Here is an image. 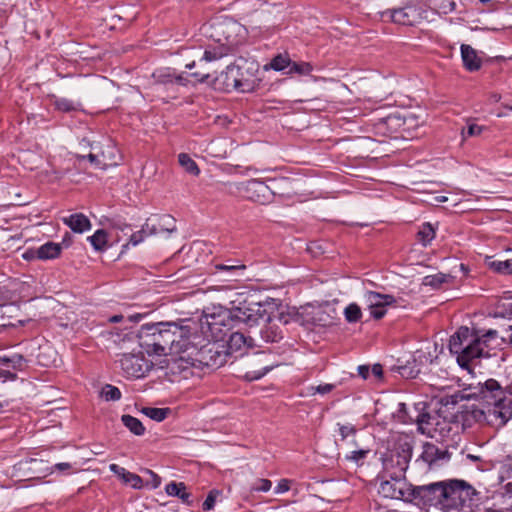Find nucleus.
I'll return each instance as SVG.
<instances>
[{
  "instance_id": "f257e3e1",
  "label": "nucleus",
  "mask_w": 512,
  "mask_h": 512,
  "mask_svg": "<svg viewBox=\"0 0 512 512\" xmlns=\"http://www.w3.org/2000/svg\"><path fill=\"white\" fill-rule=\"evenodd\" d=\"M501 344V338L497 330L486 331L470 330L468 327H460L451 336L449 349L456 355L458 364L468 368L469 364L480 358H488L491 352Z\"/></svg>"
},
{
  "instance_id": "f03ea898",
  "label": "nucleus",
  "mask_w": 512,
  "mask_h": 512,
  "mask_svg": "<svg viewBox=\"0 0 512 512\" xmlns=\"http://www.w3.org/2000/svg\"><path fill=\"white\" fill-rule=\"evenodd\" d=\"M472 396L481 402L479 410L483 421L503 426L512 417V382L503 388L495 379L478 383Z\"/></svg>"
},
{
  "instance_id": "7ed1b4c3",
  "label": "nucleus",
  "mask_w": 512,
  "mask_h": 512,
  "mask_svg": "<svg viewBox=\"0 0 512 512\" xmlns=\"http://www.w3.org/2000/svg\"><path fill=\"white\" fill-rule=\"evenodd\" d=\"M177 333L182 332L174 322L144 324L138 333L139 345L149 355H168Z\"/></svg>"
},
{
  "instance_id": "20e7f679",
  "label": "nucleus",
  "mask_w": 512,
  "mask_h": 512,
  "mask_svg": "<svg viewBox=\"0 0 512 512\" xmlns=\"http://www.w3.org/2000/svg\"><path fill=\"white\" fill-rule=\"evenodd\" d=\"M233 319L249 326L255 325L258 321V317L252 313L250 308L245 306L237 307L229 312L224 311L217 315H206L204 319L201 320L202 332L207 339L213 342L222 341L227 332L231 329V326L227 322Z\"/></svg>"
},
{
  "instance_id": "39448f33",
  "label": "nucleus",
  "mask_w": 512,
  "mask_h": 512,
  "mask_svg": "<svg viewBox=\"0 0 512 512\" xmlns=\"http://www.w3.org/2000/svg\"><path fill=\"white\" fill-rule=\"evenodd\" d=\"M257 72L258 65L254 61L240 59L227 66L224 73L225 84L242 93L251 92L258 86Z\"/></svg>"
},
{
  "instance_id": "423d86ee",
  "label": "nucleus",
  "mask_w": 512,
  "mask_h": 512,
  "mask_svg": "<svg viewBox=\"0 0 512 512\" xmlns=\"http://www.w3.org/2000/svg\"><path fill=\"white\" fill-rule=\"evenodd\" d=\"M443 512H468L476 490L466 481L458 479L445 480Z\"/></svg>"
},
{
  "instance_id": "0eeeda50",
  "label": "nucleus",
  "mask_w": 512,
  "mask_h": 512,
  "mask_svg": "<svg viewBox=\"0 0 512 512\" xmlns=\"http://www.w3.org/2000/svg\"><path fill=\"white\" fill-rule=\"evenodd\" d=\"M412 457V447L409 443L399 444L383 460V475L405 476Z\"/></svg>"
},
{
  "instance_id": "6e6552de",
  "label": "nucleus",
  "mask_w": 512,
  "mask_h": 512,
  "mask_svg": "<svg viewBox=\"0 0 512 512\" xmlns=\"http://www.w3.org/2000/svg\"><path fill=\"white\" fill-rule=\"evenodd\" d=\"M381 481L378 492L385 498L413 502V485L406 480L405 476H385Z\"/></svg>"
},
{
  "instance_id": "1a4fd4ad",
  "label": "nucleus",
  "mask_w": 512,
  "mask_h": 512,
  "mask_svg": "<svg viewBox=\"0 0 512 512\" xmlns=\"http://www.w3.org/2000/svg\"><path fill=\"white\" fill-rule=\"evenodd\" d=\"M445 480L433 482L427 485L413 487V502L425 506H434L443 512L444 496L447 495L444 488Z\"/></svg>"
},
{
  "instance_id": "9d476101",
  "label": "nucleus",
  "mask_w": 512,
  "mask_h": 512,
  "mask_svg": "<svg viewBox=\"0 0 512 512\" xmlns=\"http://www.w3.org/2000/svg\"><path fill=\"white\" fill-rule=\"evenodd\" d=\"M188 357L210 367H220L226 362V353L219 350L217 342H213L210 339H207V343L199 349L195 346V350H191L188 353Z\"/></svg>"
},
{
  "instance_id": "9b49d317",
  "label": "nucleus",
  "mask_w": 512,
  "mask_h": 512,
  "mask_svg": "<svg viewBox=\"0 0 512 512\" xmlns=\"http://www.w3.org/2000/svg\"><path fill=\"white\" fill-rule=\"evenodd\" d=\"M272 186L259 179H252L241 184L240 191L243 195L260 204L271 202L276 194V180H270Z\"/></svg>"
},
{
  "instance_id": "f8f14e48",
  "label": "nucleus",
  "mask_w": 512,
  "mask_h": 512,
  "mask_svg": "<svg viewBox=\"0 0 512 512\" xmlns=\"http://www.w3.org/2000/svg\"><path fill=\"white\" fill-rule=\"evenodd\" d=\"M176 230L175 220L171 216H163L161 223L157 226L150 222H146L141 230L134 232L129 239V243L132 246H136L144 241L147 236L155 235L161 232L171 233Z\"/></svg>"
},
{
  "instance_id": "ddd939ff",
  "label": "nucleus",
  "mask_w": 512,
  "mask_h": 512,
  "mask_svg": "<svg viewBox=\"0 0 512 512\" xmlns=\"http://www.w3.org/2000/svg\"><path fill=\"white\" fill-rule=\"evenodd\" d=\"M120 365L128 377L141 378L151 369V365L141 356L124 354L120 359Z\"/></svg>"
},
{
  "instance_id": "4468645a",
  "label": "nucleus",
  "mask_w": 512,
  "mask_h": 512,
  "mask_svg": "<svg viewBox=\"0 0 512 512\" xmlns=\"http://www.w3.org/2000/svg\"><path fill=\"white\" fill-rule=\"evenodd\" d=\"M428 12L416 5H407L393 11L392 20L402 25H415L428 18Z\"/></svg>"
},
{
  "instance_id": "2eb2a0df",
  "label": "nucleus",
  "mask_w": 512,
  "mask_h": 512,
  "mask_svg": "<svg viewBox=\"0 0 512 512\" xmlns=\"http://www.w3.org/2000/svg\"><path fill=\"white\" fill-rule=\"evenodd\" d=\"M28 362L29 360L21 354L0 357V379H16V372L24 370Z\"/></svg>"
},
{
  "instance_id": "dca6fc26",
  "label": "nucleus",
  "mask_w": 512,
  "mask_h": 512,
  "mask_svg": "<svg viewBox=\"0 0 512 512\" xmlns=\"http://www.w3.org/2000/svg\"><path fill=\"white\" fill-rule=\"evenodd\" d=\"M498 474L500 482L506 481L503 494L504 502L512 510V456H506L499 462Z\"/></svg>"
},
{
  "instance_id": "f3484780",
  "label": "nucleus",
  "mask_w": 512,
  "mask_h": 512,
  "mask_svg": "<svg viewBox=\"0 0 512 512\" xmlns=\"http://www.w3.org/2000/svg\"><path fill=\"white\" fill-rule=\"evenodd\" d=\"M178 329L181 330L182 333H177V336H175V341L171 347V354H188L191 350H195V342L190 340L192 337L190 327L178 325Z\"/></svg>"
},
{
  "instance_id": "a211bd4d",
  "label": "nucleus",
  "mask_w": 512,
  "mask_h": 512,
  "mask_svg": "<svg viewBox=\"0 0 512 512\" xmlns=\"http://www.w3.org/2000/svg\"><path fill=\"white\" fill-rule=\"evenodd\" d=\"M250 346H252V338L246 337L243 333L234 332L227 341V353H240L242 355Z\"/></svg>"
},
{
  "instance_id": "6ab92c4d",
  "label": "nucleus",
  "mask_w": 512,
  "mask_h": 512,
  "mask_svg": "<svg viewBox=\"0 0 512 512\" xmlns=\"http://www.w3.org/2000/svg\"><path fill=\"white\" fill-rule=\"evenodd\" d=\"M448 459V453L440 450L436 445L432 443H425L423 445L422 453L417 461L422 460L427 463L429 467L436 464L440 460Z\"/></svg>"
},
{
  "instance_id": "aec40b11",
  "label": "nucleus",
  "mask_w": 512,
  "mask_h": 512,
  "mask_svg": "<svg viewBox=\"0 0 512 512\" xmlns=\"http://www.w3.org/2000/svg\"><path fill=\"white\" fill-rule=\"evenodd\" d=\"M62 221L75 233H84L91 229L90 220L82 213H75L63 217Z\"/></svg>"
},
{
  "instance_id": "412c9836",
  "label": "nucleus",
  "mask_w": 512,
  "mask_h": 512,
  "mask_svg": "<svg viewBox=\"0 0 512 512\" xmlns=\"http://www.w3.org/2000/svg\"><path fill=\"white\" fill-rule=\"evenodd\" d=\"M364 297L368 308L388 307L396 303V298L391 294L367 291Z\"/></svg>"
},
{
  "instance_id": "4be33fe9",
  "label": "nucleus",
  "mask_w": 512,
  "mask_h": 512,
  "mask_svg": "<svg viewBox=\"0 0 512 512\" xmlns=\"http://www.w3.org/2000/svg\"><path fill=\"white\" fill-rule=\"evenodd\" d=\"M461 57L464 67L469 71H477L481 67V59L478 57L475 49L468 44H462L460 47Z\"/></svg>"
},
{
  "instance_id": "5701e85b",
  "label": "nucleus",
  "mask_w": 512,
  "mask_h": 512,
  "mask_svg": "<svg viewBox=\"0 0 512 512\" xmlns=\"http://www.w3.org/2000/svg\"><path fill=\"white\" fill-rule=\"evenodd\" d=\"M493 315L496 318H512V291H507L494 305Z\"/></svg>"
},
{
  "instance_id": "b1692460",
  "label": "nucleus",
  "mask_w": 512,
  "mask_h": 512,
  "mask_svg": "<svg viewBox=\"0 0 512 512\" xmlns=\"http://www.w3.org/2000/svg\"><path fill=\"white\" fill-rule=\"evenodd\" d=\"M62 252V244L48 241L37 248L35 254L40 260H52L60 256Z\"/></svg>"
},
{
  "instance_id": "393cba45",
  "label": "nucleus",
  "mask_w": 512,
  "mask_h": 512,
  "mask_svg": "<svg viewBox=\"0 0 512 512\" xmlns=\"http://www.w3.org/2000/svg\"><path fill=\"white\" fill-rule=\"evenodd\" d=\"M229 45H233V41L226 37V43L216 47L207 48L200 61L212 62L221 59L226 56L229 52Z\"/></svg>"
},
{
  "instance_id": "a878e982",
  "label": "nucleus",
  "mask_w": 512,
  "mask_h": 512,
  "mask_svg": "<svg viewBox=\"0 0 512 512\" xmlns=\"http://www.w3.org/2000/svg\"><path fill=\"white\" fill-rule=\"evenodd\" d=\"M454 280V276L446 273H436L433 275H427L423 278V285L429 286L433 289H439L444 284H451Z\"/></svg>"
},
{
  "instance_id": "bb28decb",
  "label": "nucleus",
  "mask_w": 512,
  "mask_h": 512,
  "mask_svg": "<svg viewBox=\"0 0 512 512\" xmlns=\"http://www.w3.org/2000/svg\"><path fill=\"white\" fill-rule=\"evenodd\" d=\"M291 65V59L287 53L278 54L271 59L269 64L265 65V70L272 69L274 71L285 72Z\"/></svg>"
},
{
  "instance_id": "cd10ccee",
  "label": "nucleus",
  "mask_w": 512,
  "mask_h": 512,
  "mask_svg": "<svg viewBox=\"0 0 512 512\" xmlns=\"http://www.w3.org/2000/svg\"><path fill=\"white\" fill-rule=\"evenodd\" d=\"M121 421L123 425L134 435H144L145 427L138 418L125 414L121 417Z\"/></svg>"
},
{
  "instance_id": "c85d7f7f",
  "label": "nucleus",
  "mask_w": 512,
  "mask_h": 512,
  "mask_svg": "<svg viewBox=\"0 0 512 512\" xmlns=\"http://www.w3.org/2000/svg\"><path fill=\"white\" fill-rule=\"evenodd\" d=\"M87 239L96 251H103L107 247L108 235L103 229L95 231V233Z\"/></svg>"
},
{
  "instance_id": "c756f323",
  "label": "nucleus",
  "mask_w": 512,
  "mask_h": 512,
  "mask_svg": "<svg viewBox=\"0 0 512 512\" xmlns=\"http://www.w3.org/2000/svg\"><path fill=\"white\" fill-rule=\"evenodd\" d=\"M314 70L313 65L310 62H294L291 60L289 69L284 72L286 75L298 74V75H310Z\"/></svg>"
},
{
  "instance_id": "7c9ffc66",
  "label": "nucleus",
  "mask_w": 512,
  "mask_h": 512,
  "mask_svg": "<svg viewBox=\"0 0 512 512\" xmlns=\"http://www.w3.org/2000/svg\"><path fill=\"white\" fill-rule=\"evenodd\" d=\"M417 236L419 242H421L423 246H427L435 238V229L431 223H423L419 228Z\"/></svg>"
},
{
  "instance_id": "2f4dec72",
  "label": "nucleus",
  "mask_w": 512,
  "mask_h": 512,
  "mask_svg": "<svg viewBox=\"0 0 512 512\" xmlns=\"http://www.w3.org/2000/svg\"><path fill=\"white\" fill-rule=\"evenodd\" d=\"M178 162L180 166L189 174L198 176L200 169L196 162L186 153H180L178 155Z\"/></svg>"
},
{
  "instance_id": "473e14b6",
  "label": "nucleus",
  "mask_w": 512,
  "mask_h": 512,
  "mask_svg": "<svg viewBox=\"0 0 512 512\" xmlns=\"http://www.w3.org/2000/svg\"><path fill=\"white\" fill-rule=\"evenodd\" d=\"M215 269L218 272H225L231 276H239L246 269V266L236 261L235 263L216 264Z\"/></svg>"
},
{
  "instance_id": "72a5a7b5",
  "label": "nucleus",
  "mask_w": 512,
  "mask_h": 512,
  "mask_svg": "<svg viewBox=\"0 0 512 512\" xmlns=\"http://www.w3.org/2000/svg\"><path fill=\"white\" fill-rule=\"evenodd\" d=\"M53 105L61 112H72L76 111L80 104L68 98L54 97Z\"/></svg>"
},
{
  "instance_id": "f704fd0d",
  "label": "nucleus",
  "mask_w": 512,
  "mask_h": 512,
  "mask_svg": "<svg viewBox=\"0 0 512 512\" xmlns=\"http://www.w3.org/2000/svg\"><path fill=\"white\" fill-rule=\"evenodd\" d=\"M153 76L156 78V80L159 82V83H162V84H179V85H184V78L182 76H176V75H173L171 73H169L168 71H158L156 73L153 74Z\"/></svg>"
},
{
  "instance_id": "c9c22d12",
  "label": "nucleus",
  "mask_w": 512,
  "mask_h": 512,
  "mask_svg": "<svg viewBox=\"0 0 512 512\" xmlns=\"http://www.w3.org/2000/svg\"><path fill=\"white\" fill-rule=\"evenodd\" d=\"M344 317L348 323H357L362 318V311L358 304L350 303L344 309Z\"/></svg>"
},
{
  "instance_id": "e433bc0d",
  "label": "nucleus",
  "mask_w": 512,
  "mask_h": 512,
  "mask_svg": "<svg viewBox=\"0 0 512 512\" xmlns=\"http://www.w3.org/2000/svg\"><path fill=\"white\" fill-rule=\"evenodd\" d=\"M142 412L150 419L155 420L157 422H161L166 419V417L170 413V409L146 407L142 410Z\"/></svg>"
},
{
  "instance_id": "4c0bfd02",
  "label": "nucleus",
  "mask_w": 512,
  "mask_h": 512,
  "mask_svg": "<svg viewBox=\"0 0 512 512\" xmlns=\"http://www.w3.org/2000/svg\"><path fill=\"white\" fill-rule=\"evenodd\" d=\"M489 267L498 273L512 274V258L504 260V261H499V260L490 261Z\"/></svg>"
},
{
  "instance_id": "58836bf2",
  "label": "nucleus",
  "mask_w": 512,
  "mask_h": 512,
  "mask_svg": "<svg viewBox=\"0 0 512 512\" xmlns=\"http://www.w3.org/2000/svg\"><path fill=\"white\" fill-rule=\"evenodd\" d=\"M101 396L106 401H116L121 398V392L117 387L107 384L102 388Z\"/></svg>"
},
{
  "instance_id": "ea45409f",
  "label": "nucleus",
  "mask_w": 512,
  "mask_h": 512,
  "mask_svg": "<svg viewBox=\"0 0 512 512\" xmlns=\"http://www.w3.org/2000/svg\"><path fill=\"white\" fill-rule=\"evenodd\" d=\"M485 130L484 126H480L474 123L468 125L467 130L463 129L461 132V136L463 140H466L468 137H475L481 135V133Z\"/></svg>"
},
{
  "instance_id": "a19ab883",
  "label": "nucleus",
  "mask_w": 512,
  "mask_h": 512,
  "mask_svg": "<svg viewBox=\"0 0 512 512\" xmlns=\"http://www.w3.org/2000/svg\"><path fill=\"white\" fill-rule=\"evenodd\" d=\"M183 489H186L183 482H170L165 487L166 493L173 497H178Z\"/></svg>"
},
{
  "instance_id": "79ce46f5",
  "label": "nucleus",
  "mask_w": 512,
  "mask_h": 512,
  "mask_svg": "<svg viewBox=\"0 0 512 512\" xmlns=\"http://www.w3.org/2000/svg\"><path fill=\"white\" fill-rule=\"evenodd\" d=\"M334 388H335L334 384L325 383V384H320L318 386H310L308 388V390H309L310 395H315L316 393L325 395V394L330 393Z\"/></svg>"
},
{
  "instance_id": "37998d69",
  "label": "nucleus",
  "mask_w": 512,
  "mask_h": 512,
  "mask_svg": "<svg viewBox=\"0 0 512 512\" xmlns=\"http://www.w3.org/2000/svg\"><path fill=\"white\" fill-rule=\"evenodd\" d=\"M123 481L135 489L142 487L141 477L129 471L126 473V476L123 477Z\"/></svg>"
},
{
  "instance_id": "c03bdc74",
  "label": "nucleus",
  "mask_w": 512,
  "mask_h": 512,
  "mask_svg": "<svg viewBox=\"0 0 512 512\" xmlns=\"http://www.w3.org/2000/svg\"><path fill=\"white\" fill-rule=\"evenodd\" d=\"M219 495L220 492L218 490H211L203 503V510H212Z\"/></svg>"
},
{
  "instance_id": "a18cd8bd",
  "label": "nucleus",
  "mask_w": 512,
  "mask_h": 512,
  "mask_svg": "<svg viewBox=\"0 0 512 512\" xmlns=\"http://www.w3.org/2000/svg\"><path fill=\"white\" fill-rule=\"evenodd\" d=\"M456 9L454 0H441L438 5V12L441 14H449Z\"/></svg>"
},
{
  "instance_id": "49530a36",
  "label": "nucleus",
  "mask_w": 512,
  "mask_h": 512,
  "mask_svg": "<svg viewBox=\"0 0 512 512\" xmlns=\"http://www.w3.org/2000/svg\"><path fill=\"white\" fill-rule=\"evenodd\" d=\"M419 372L420 370L415 365L410 366L407 364L399 367V373L405 378H415Z\"/></svg>"
},
{
  "instance_id": "de8ad7c7",
  "label": "nucleus",
  "mask_w": 512,
  "mask_h": 512,
  "mask_svg": "<svg viewBox=\"0 0 512 512\" xmlns=\"http://www.w3.org/2000/svg\"><path fill=\"white\" fill-rule=\"evenodd\" d=\"M368 452H369L368 450H364V449L355 450V451H352L349 454H347L346 459L353 461L355 463H359L360 461H363L366 458Z\"/></svg>"
},
{
  "instance_id": "09e8293b",
  "label": "nucleus",
  "mask_w": 512,
  "mask_h": 512,
  "mask_svg": "<svg viewBox=\"0 0 512 512\" xmlns=\"http://www.w3.org/2000/svg\"><path fill=\"white\" fill-rule=\"evenodd\" d=\"M272 487V482L268 479H259L252 487L255 492H268Z\"/></svg>"
},
{
  "instance_id": "8fccbe9b",
  "label": "nucleus",
  "mask_w": 512,
  "mask_h": 512,
  "mask_svg": "<svg viewBox=\"0 0 512 512\" xmlns=\"http://www.w3.org/2000/svg\"><path fill=\"white\" fill-rule=\"evenodd\" d=\"M272 369L271 366H266L260 371H250L246 373V378L250 381L261 379Z\"/></svg>"
},
{
  "instance_id": "3c124183",
  "label": "nucleus",
  "mask_w": 512,
  "mask_h": 512,
  "mask_svg": "<svg viewBox=\"0 0 512 512\" xmlns=\"http://www.w3.org/2000/svg\"><path fill=\"white\" fill-rule=\"evenodd\" d=\"M431 420V416L427 413L418 414L416 418V423L418 424L419 430L422 433H425V425H429Z\"/></svg>"
},
{
  "instance_id": "603ef678",
  "label": "nucleus",
  "mask_w": 512,
  "mask_h": 512,
  "mask_svg": "<svg viewBox=\"0 0 512 512\" xmlns=\"http://www.w3.org/2000/svg\"><path fill=\"white\" fill-rule=\"evenodd\" d=\"M147 473L149 475V479L147 480V485H149L150 488H152V489L158 488L161 484V478L151 470H147Z\"/></svg>"
},
{
  "instance_id": "864d4df0",
  "label": "nucleus",
  "mask_w": 512,
  "mask_h": 512,
  "mask_svg": "<svg viewBox=\"0 0 512 512\" xmlns=\"http://www.w3.org/2000/svg\"><path fill=\"white\" fill-rule=\"evenodd\" d=\"M290 483H291V481L288 479H281L278 482V484L276 485L274 492L276 494H282V493L289 491Z\"/></svg>"
},
{
  "instance_id": "5fc2aeb1",
  "label": "nucleus",
  "mask_w": 512,
  "mask_h": 512,
  "mask_svg": "<svg viewBox=\"0 0 512 512\" xmlns=\"http://www.w3.org/2000/svg\"><path fill=\"white\" fill-rule=\"evenodd\" d=\"M355 433V428L352 425H340L339 426V434L342 439H346L348 436Z\"/></svg>"
},
{
  "instance_id": "6e6d98bb",
  "label": "nucleus",
  "mask_w": 512,
  "mask_h": 512,
  "mask_svg": "<svg viewBox=\"0 0 512 512\" xmlns=\"http://www.w3.org/2000/svg\"><path fill=\"white\" fill-rule=\"evenodd\" d=\"M265 337L267 339V341H271V342H276L278 341L279 339L282 338V335L280 332H276V331H273V327H269L265 332Z\"/></svg>"
},
{
  "instance_id": "4d7b16f0",
  "label": "nucleus",
  "mask_w": 512,
  "mask_h": 512,
  "mask_svg": "<svg viewBox=\"0 0 512 512\" xmlns=\"http://www.w3.org/2000/svg\"><path fill=\"white\" fill-rule=\"evenodd\" d=\"M370 315L374 319H381L386 315V307H379V308H369Z\"/></svg>"
},
{
  "instance_id": "13d9d810",
  "label": "nucleus",
  "mask_w": 512,
  "mask_h": 512,
  "mask_svg": "<svg viewBox=\"0 0 512 512\" xmlns=\"http://www.w3.org/2000/svg\"><path fill=\"white\" fill-rule=\"evenodd\" d=\"M109 469L111 472H113L115 475L121 477L122 479L124 476H126V473H128V471L125 468H123L117 464H110Z\"/></svg>"
},
{
  "instance_id": "bf43d9fd",
  "label": "nucleus",
  "mask_w": 512,
  "mask_h": 512,
  "mask_svg": "<svg viewBox=\"0 0 512 512\" xmlns=\"http://www.w3.org/2000/svg\"><path fill=\"white\" fill-rule=\"evenodd\" d=\"M416 120L415 116L412 113L407 114L403 117V126L404 130H408L413 126V122Z\"/></svg>"
},
{
  "instance_id": "052dcab7",
  "label": "nucleus",
  "mask_w": 512,
  "mask_h": 512,
  "mask_svg": "<svg viewBox=\"0 0 512 512\" xmlns=\"http://www.w3.org/2000/svg\"><path fill=\"white\" fill-rule=\"evenodd\" d=\"M370 372L378 379H381L383 376V368L380 364H374L371 367Z\"/></svg>"
},
{
  "instance_id": "680f3d73",
  "label": "nucleus",
  "mask_w": 512,
  "mask_h": 512,
  "mask_svg": "<svg viewBox=\"0 0 512 512\" xmlns=\"http://www.w3.org/2000/svg\"><path fill=\"white\" fill-rule=\"evenodd\" d=\"M358 374L363 379H367L370 374V367L368 365H359L358 368Z\"/></svg>"
},
{
  "instance_id": "e2e57ef3",
  "label": "nucleus",
  "mask_w": 512,
  "mask_h": 512,
  "mask_svg": "<svg viewBox=\"0 0 512 512\" xmlns=\"http://www.w3.org/2000/svg\"><path fill=\"white\" fill-rule=\"evenodd\" d=\"M190 497H191V494L188 493L186 491V489H183L181 492H180V495L178 496V498L185 504H188L190 505L191 504V501H190Z\"/></svg>"
},
{
  "instance_id": "0e129e2a",
  "label": "nucleus",
  "mask_w": 512,
  "mask_h": 512,
  "mask_svg": "<svg viewBox=\"0 0 512 512\" xmlns=\"http://www.w3.org/2000/svg\"><path fill=\"white\" fill-rule=\"evenodd\" d=\"M460 399H463V396L460 395L459 393H454V394L450 395L449 397H447V400H446L445 404L446 405L450 404V403L451 404H456V403H458V401Z\"/></svg>"
},
{
  "instance_id": "69168bd1",
  "label": "nucleus",
  "mask_w": 512,
  "mask_h": 512,
  "mask_svg": "<svg viewBox=\"0 0 512 512\" xmlns=\"http://www.w3.org/2000/svg\"><path fill=\"white\" fill-rule=\"evenodd\" d=\"M70 468H71V464L68 462H61V463L55 464V469L58 471H65V470H69Z\"/></svg>"
},
{
  "instance_id": "338daca9",
  "label": "nucleus",
  "mask_w": 512,
  "mask_h": 512,
  "mask_svg": "<svg viewBox=\"0 0 512 512\" xmlns=\"http://www.w3.org/2000/svg\"><path fill=\"white\" fill-rule=\"evenodd\" d=\"M192 76L195 77L199 82H205L209 78L208 73L202 74V73L195 72L192 74Z\"/></svg>"
},
{
  "instance_id": "774afa93",
  "label": "nucleus",
  "mask_w": 512,
  "mask_h": 512,
  "mask_svg": "<svg viewBox=\"0 0 512 512\" xmlns=\"http://www.w3.org/2000/svg\"><path fill=\"white\" fill-rule=\"evenodd\" d=\"M83 158H87L91 163L95 164L96 166H100L98 157L95 154L90 153L87 156H84Z\"/></svg>"
}]
</instances>
